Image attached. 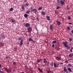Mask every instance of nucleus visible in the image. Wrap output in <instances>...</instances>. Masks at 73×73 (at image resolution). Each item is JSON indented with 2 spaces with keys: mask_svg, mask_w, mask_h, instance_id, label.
Listing matches in <instances>:
<instances>
[{
  "mask_svg": "<svg viewBox=\"0 0 73 73\" xmlns=\"http://www.w3.org/2000/svg\"><path fill=\"white\" fill-rule=\"evenodd\" d=\"M11 21H12L13 23H15V20H13V19H11Z\"/></svg>",
  "mask_w": 73,
  "mask_h": 73,
  "instance_id": "nucleus-34",
  "label": "nucleus"
},
{
  "mask_svg": "<svg viewBox=\"0 0 73 73\" xmlns=\"http://www.w3.org/2000/svg\"><path fill=\"white\" fill-rule=\"evenodd\" d=\"M24 25V27H25L26 28H28L30 27L31 25L29 23H24L23 24Z\"/></svg>",
  "mask_w": 73,
  "mask_h": 73,
  "instance_id": "nucleus-2",
  "label": "nucleus"
},
{
  "mask_svg": "<svg viewBox=\"0 0 73 73\" xmlns=\"http://www.w3.org/2000/svg\"><path fill=\"white\" fill-rule=\"evenodd\" d=\"M47 62H48V61H46V60L45 63H47Z\"/></svg>",
  "mask_w": 73,
  "mask_h": 73,
  "instance_id": "nucleus-52",
  "label": "nucleus"
},
{
  "mask_svg": "<svg viewBox=\"0 0 73 73\" xmlns=\"http://www.w3.org/2000/svg\"><path fill=\"white\" fill-rule=\"evenodd\" d=\"M67 30H69V31H70V27H69V26H68L67 27Z\"/></svg>",
  "mask_w": 73,
  "mask_h": 73,
  "instance_id": "nucleus-33",
  "label": "nucleus"
},
{
  "mask_svg": "<svg viewBox=\"0 0 73 73\" xmlns=\"http://www.w3.org/2000/svg\"><path fill=\"white\" fill-rule=\"evenodd\" d=\"M25 35H26V36H28V33H25Z\"/></svg>",
  "mask_w": 73,
  "mask_h": 73,
  "instance_id": "nucleus-45",
  "label": "nucleus"
},
{
  "mask_svg": "<svg viewBox=\"0 0 73 73\" xmlns=\"http://www.w3.org/2000/svg\"><path fill=\"white\" fill-rule=\"evenodd\" d=\"M47 66H49V65L48 64H47Z\"/></svg>",
  "mask_w": 73,
  "mask_h": 73,
  "instance_id": "nucleus-60",
  "label": "nucleus"
},
{
  "mask_svg": "<svg viewBox=\"0 0 73 73\" xmlns=\"http://www.w3.org/2000/svg\"><path fill=\"white\" fill-rule=\"evenodd\" d=\"M50 71H48L47 73H50Z\"/></svg>",
  "mask_w": 73,
  "mask_h": 73,
  "instance_id": "nucleus-48",
  "label": "nucleus"
},
{
  "mask_svg": "<svg viewBox=\"0 0 73 73\" xmlns=\"http://www.w3.org/2000/svg\"><path fill=\"white\" fill-rule=\"evenodd\" d=\"M56 23L57 25H58V26H60L61 25V22L59 21H56Z\"/></svg>",
  "mask_w": 73,
  "mask_h": 73,
  "instance_id": "nucleus-9",
  "label": "nucleus"
},
{
  "mask_svg": "<svg viewBox=\"0 0 73 73\" xmlns=\"http://www.w3.org/2000/svg\"><path fill=\"white\" fill-rule=\"evenodd\" d=\"M63 69L64 70V72H66V73H68V71L66 70V66L64 67Z\"/></svg>",
  "mask_w": 73,
  "mask_h": 73,
  "instance_id": "nucleus-7",
  "label": "nucleus"
},
{
  "mask_svg": "<svg viewBox=\"0 0 73 73\" xmlns=\"http://www.w3.org/2000/svg\"><path fill=\"white\" fill-rule=\"evenodd\" d=\"M50 65L52 67H53V63H50Z\"/></svg>",
  "mask_w": 73,
  "mask_h": 73,
  "instance_id": "nucleus-31",
  "label": "nucleus"
},
{
  "mask_svg": "<svg viewBox=\"0 0 73 73\" xmlns=\"http://www.w3.org/2000/svg\"><path fill=\"white\" fill-rule=\"evenodd\" d=\"M65 0H60V4L61 5H64L65 4Z\"/></svg>",
  "mask_w": 73,
  "mask_h": 73,
  "instance_id": "nucleus-4",
  "label": "nucleus"
},
{
  "mask_svg": "<svg viewBox=\"0 0 73 73\" xmlns=\"http://www.w3.org/2000/svg\"><path fill=\"white\" fill-rule=\"evenodd\" d=\"M67 9H68V10L69 9V7H67Z\"/></svg>",
  "mask_w": 73,
  "mask_h": 73,
  "instance_id": "nucleus-51",
  "label": "nucleus"
},
{
  "mask_svg": "<svg viewBox=\"0 0 73 73\" xmlns=\"http://www.w3.org/2000/svg\"><path fill=\"white\" fill-rule=\"evenodd\" d=\"M46 17L47 19L48 20V21H50V17L49 16H48L47 15L46 16Z\"/></svg>",
  "mask_w": 73,
  "mask_h": 73,
  "instance_id": "nucleus-13",
  "label": "nucleus"
},
{
  "mask_svg": "<svg viewBox=\"0 0 73 73\" xmlns=\"http://www.w3.org/2000/svg\"><path fill=\"white\" fill-rule=\"evenodd\" d=\"M50 30H53V25H51L50 26Z\"/></svg>",
  "mask_w": 73,
  "mask_h": 73,
  "instance_id": "nucleus-20",
  "label": "nucleus"
},
{
  "mask_svg": "<svg viewBox=\"0 0 73 73\" xmlns=\"http://www.w3.org/2000/svg\"><path fill=\"white\" fill-rule=\"evenodd\" d=\"M34 11L35 13H36L37 12V9H34L33 10H31V12H33Z\"/></svg>",
  "mask_w": 73,
  "mask_h": 73,
  "instance_id": "nucleus-8",
  "label": "nucleus"
},
{
  "mask_svg": "<svg viewBox=\"0 0 73 73\" xmlns=\"http://www.w3.org/2000/svg\"><path fill=\"white\" fill-rule=\"evenodd\" d=\"M24 16L25 18H27L28 17V15L25 14L24 15Z\"/></svg>",
  "mask_w": 73,
  "mask_h": 73,
  "instance_id": "nucleus-19",
  "label": "nucleus"
},
{
  "mask_svg": "<svg viewBox=\"0 0 73 73\" xmlns=\"http://www.w3.org/2000/svg\"><path fill=\"white\" fill-rule=\"evenodd\" d=\"M47 64H49V62H48V63H47Z\"/></svg>",
  "mask_w": 73,
  "mask_h": 73,
  "instance_id": "nucleus-62",
  "label": "nucleus"
},
{
  "mask_svg": "<svg viewBox=\"0 0 73 73\" xmlns=\"http://www.w3.org/2000/svg\"><path fill=\"white\" fill-rule=\"evenodd\" d=\"M70 24V25H71L72 24V23H69V24Z\"/></svg>",
  "mask_w": 73,
  "mask_h": 73,
  "instance_id": "nucleus-43",
  "label": "nucleus"
},
{
  "mask_svg": "<svg viewBox=\"0 0 73 73\" xmlns=\"http://www.w3.org/2000/svg\"><path fill=\"white\" fill-rule=\"evenodd\" d=\"M13 10V8L11 7L9 9V11H10V12H11Z\"/></svg>",
  "mask_w": 73,
  "mask_h": 73,
  "instance_id": "nucleus-21",
  "label": "nucleus"
},
{
  "mask_svg": "<svg viewBox=\"0 0 73 73\" xmlns=\"http://www.w3.org/2000/svg\"><path fill=\"white\" fill-rule=\"evenodd\" d=\"M71 27V28H72V27H73V26H70Z\"/></svg>",
  "mask_w": 73,
  "mask_h": 73,
  "instance_id": "nucleus-59",
  "label": "nucleus"
},
{
  "mask_svg": "<svg viewBox=\"0 0 73 73\" xmlns=\"http://www.w3.org/2000/svg\"><path fill=\"white\" fill-rule=\"evenodd\" d=\"M46 59L44 58V59H43V63H45V62H46Z\"/></svg>",
  "mask_w": 73,
  "mask_h": 73,
  "instance_id": "nucleus-23",
  "label": "nucleus"
},
{
  "mask_svg": "<svg viewBox=\"0 0 73 73\" xmlns=\"http://www.w3.org/2000/svg\"><path fill=\"white\" fill-rule=\"evenodd\" d=\"M69 40L70 41H72V38H69Z\"/></svg>",
  "mask_w": 73,
  "mask_h": 73,
  "instance_id": "nucleus-42",
  "label": "nucleus"
},
{
  "mask_svg": "<svg viewBox=\"0 0 73 73\" xmlns=\"http://www.w3.org/2000/svg\"><path fill=\"white\" fill-rule=\"evenodd\" d=\"M68 67H70V66H72V67H73V66H72V65L71 64H68Z\"/></svg>",
  "mask_w": 73,
  "mask_h": 73,
  "instance_id": "nucleus-27",
  "label": "nucleus"
},
{
  "mask_svg": "<svg viewBox=\"0 0 73 73\" xmlns=\"http://www.w3.org/2000/svg\"><path fill=\"white\" fill-rule=\"evenodd\" d=\"M60 64H61V65H63V63H62L60 62Z\"/></svg>",
  "mask_w": 73,
  "mask_h": 73,
  "instance_id": "nucleus-47",
  "label": "nucleus"
},
{
  "mask_svg": "<svg viewBox=\"0 0 73 73\" xmlns=\"http://www.w3.org/2000/svg\"><path fill=\"white\" fill-rule=\"evenodd\" d=\"M66 63H67V62H68V61H66Z\"/></svg>",
  "mask_w": 73,
  "mask_h": 73,
  "instance_id": "nucleus-53",
  "label": "nucleus"
},
{
  "mask_svg": "<svg viewBox=\"0 0 73 73\" xmlns=\"http://www.w3.org/2000/svg\"><path fill=\"white\" fill-rule=\"evenodd\" d=\"M27 58H28V56H27Z\"/></svg>",
  "mask_w": 73,
  "mask_h": 73,
  "instance_id": "nucleus-64",
  "label": "nucleus"
},
{
  "mask_svg": "<svg viewBox=\"0 0 73 73\" xmlns=\"http://www.w3.org/2000/svg\"><path fill=\"white\" fill-rule=\"evenodd\" d=\"M31 12H32V10H33V7H31Z\"/></svg>",
  "mask_w": 73,
  "mask_h": 73,
  "instance_id": "nucleus-36",
  "label": "nucleus"
},
{
  "mask_svg": "<svg viewBox=\"0 0 73 73\" xmlns=\"http://www.w3.org/2000/svg\"><path fill=\"white\" fill-rule=\"evenodd\" d=\"M71 49H73V48L72 47V48Z\"/></svg>",
  "mask_w": 73,
  "mask_h": 73,
  "instance_id": "nucleus-61",
  "label": "nucleus"
},
{
  "mask_svg": "<svg viewBox=\"0 0 73 73\" xmlns=\"http://www.w3.org/2000/svg\"><path fill=\"white\" fill-rule=\"evenodd\" d=\"M31 12V11H30V10H28L27 11H26V13L27 14H29V12Z\"/></svg>",
  "mask_w": 73,
  "mask_h": 73,
  "instance_id": "nucleus-22",
  "label": "nucleus"
},
{
  "mask_svg": "<svg viewBox=\"0 0 73 73\" xmlns=\"http://www.w3.org/2000/svg\"><path fill=\"white\" fill-rule=\"evenodd\" d=\"M25 5H26V6H27V7H28V6L29 5V4L26 3L25 4Z\"/></svg>",
  "mask_w": 73,
  "mask_h": 73,
  "instance_id": "nucleus-39",
  "label": "nucleus"
},
{
  "mask_svg": "<svg viewBox=\"0 0 73 73\" xmlns=\"http://www.w3.org/2000/svg\"><path fill=\"white\" fill-rule=\"evenodd\" d=\"M22 38H23L22 37H20L18 38V40H19V41H20L21 40Z\"/></svg>",
  "mask_w": 73,
  "mask_h": 73,
  "instance_id": "nucleus-26",
  "label": "nucleus"
},
{
  "mask_svg": "<svg viewBox=\"0 0 73 73\" xmlns=\"http://www.w3.org/2000/svg\"><path fill=\"white\" fill-rule=\"evenodd\" d=\"M67 7H68V5H67Z\"/></svg>",
  "mask_w": 73,
  "mask_h": 73,
  "instance_id": "nucleus-63",
  "label": "nucleus"
},
{
  "mask_svg": "<svg viewBox=\"0 0 73 73\" xmlns=\"http://www.w3.org/2000/svg\"><path fill=\"white\" fill-rule=\"evenodd\" d=\"M27 30L28 32H30V33H31V32L32 31V28L30 27L28 28Z\"/></svg>",
  "mask_w": 73,
  "mask_h": 73,
  "instance_id": "nucleus-5",
  "label": "nucleus"
},
{
  "mask_svg": "<svg viewBox=\"0 0 73 73\" xmlns=\"http://www.w3.org/2000/svg\"><path fill=\"white\" fill-rule=\"evenodd\" d=\"M1 38L2 39H4L5 38V35H2L1 36Z\"/></svg>",
  "mask_w": 73,
  "mask_h": 73,
  "instance_id": "nucleus-16",
  "label": "nucleus"
},
{
  "mask_svg": "<svg viewBox=\"0 0 73 73\" xmlns=\"http://www.w3.org/2000/svg\"><path fill=\"white\" fill-rule=\"evenodd\" d=\"M44 52H42V54H44Z\"/></svg>",
  "mask_w": 73,
  "mask_h": 73,
  "instance_id": "nucleus-50",
  "label": "nucleus"
},
{
  "mask_svg": "<svg viewBox=\"0 0 73 73\" xmlns=\"http://www.w3.org/2000/svg\"><path fill=\"white\" fill-rule=\"evenodd\" d=\"M41 13H42V15H43V16H45V15H46V14H45V13L43 11H42Z\"/></svg>",
  "mask_w": 73,
  "mask_h": 73,
  "instance_id": "nucleus-17",
  "label": "nucleus"
},
{
  "mask_svg": "<svg viewBox=\"0 0 73 73\" xmlns=\"http://www.w3.org/2000/svg\"><path fill=\"white\" fill-rule=\"evenodd\" d=\"M68 71H69V72H71V69H70V68H68Z\"/></svg>",
  "mask_w": 73,
  "mask_h": 73,
  "instance_id": "nucleus-25",
  "label": "nucleus"
},
{
  "mask_svg": "<svg viewBox=\"0 0 73 73\" xmlns=\"http://www.w3.org/2000/svg\"><path fill=\"white\" fill-rule=\"evenodd\" d=\"M36 20L37 21H40V19L38 17H37L36 18Z\"/></svg>",
  "mask_w": 73,
  "mask_h": 73,
  "instance_id": "nucleus-28",
  "label": "nucleus"
},
{
  "mask_svg": "<svg viewBox=\"0 0 73 73\" xmlns=\"http://www.w3.org/2000/svg\"><path fill=\"white\" fill-rule=\"evenodd\" d=\"M9 58V56H7L6 57V58L7 59H8V58Z\"/></svg>",
  "mask_w": 73,
  "mask_h": 73,
  "instance_id": "nucleus-40",
  "label": "nucleus"
},
{
  "mask_svg": "<svg viewBox=\"0 0 73 73\" xmlns=\"http://www.w3.org/2000/svg\"><path fill=\"white\" fill-rule=\"evenodd\" d=\"M56 59L58 61H59V60H61V57H60L58 56H57L56 57Z\"/></svg>",
  "mask_w": 73,
  "mask_h": 73,
  "instance_id": "nucleus-11",
  "label": "nucleus"
},
{
  "mask_svg": "<svg viewBox=\"0 0 73 73\" xmlns=\"http://www.w3.org/2000/svg\"><path fill=\"white\" fill-rule=\"evenodd\" d=\"M68 60H72V59H68Z\"/></svg>",
  "mask_w": 73,
  "mask_h": 73,
  "instance_id": "nucleus-56",
  "label": "nucleus"
},
{
  "mask_svg": "<svg viewBox=\"0 0 73 73\" xmlns=\"http://www.w3.org/2000/svg\"><path fill=\"white\" fill-rule=\"evenodd\" d=\"M52 47L53 48H54V44H53L52 45Z\"/></svg>",
  "mask_w": 73,
  "mask_h": 73,
  "instance_id": "nucleus-38",
  "label": "nucleus"
},
{
  "mask_svg": "<svg viewBox=\"0 0 73 73\" xmlns=\"http://www.w3.org/2000/svg\"><path fill=\"white\" fill-rule=\"evenodd\" d=\"M56 42H57L56 40H54L52 41V44H55V43H56Z\"/></svg>",
  "mask_w": 73,
  "mask_h": 73,
  "instance_id": "nucleus-24",
  "label": "nucleus"
},
{
  "mask_svg": "<svg viewBox=\"0 0 73 73\" xmlns=\"http://www.w3.org/2000/svg\"><path fill=\"white\" fill-rule=\"evenodd\" d=\"M71 32H72V34H73V30H72L71 31Z\"/></svg>",
  "mask_w": 73,
  "mask_h": 73,
  "instance_id": "nucleus-49",
  "label": "nucleus"
},
{
  "mask_svg": "<svg viewBox=\"0 0 73 73\" xmlns=\"http://www.w3.org/2000/svg\"><path fill=\"white\" fill-rule=\"evenodd\" d=\"M60 6H57L56 7V9H60Z\"/></svg>",
  "mask_w": 73,
  "mask_h": 73,
  "instance_id": "nucleus-30",
  "label": "nucleus"
},
{
  "mask_svg": "<svg viewBox=\"0 0 73 73\" xmlns=\"http://www.w3.org/2000/svg\"><path fill=\"white\" fill-rule=\"evenodd\" d=\"M42 58H40L39 59H38L36 61V62H37V63H39V62H40V61H42Z\"/></svg>",
  "mask_w": 73,
  "mask_h": 73,
  "instance_id": "nucleus-10",
  "label": "nucleus"
},
{
  "mask_svg": "<svg viewBox=\"0 0 73 73\" xmlns=\"http://www.w3.org/2000/svg\"><path fill=\"white\" fill-rule=\"evenodd\" d=\"M16 64H17L15 62H14L13 63V65H16Z\"/></svg>",
  "mask_w": 73,
  "mask_h": 73,
  "instance_id": "nucleus-37",
  "label": "nucleus"
},
{
  "mask_svg": "<svg viewBox=\"0 0 73 73\" xmlns=\"http://www.w3.org/2000/svg\"><path fill=\"white\" fill-rule=\"evenodd\" d=\"M62 44H63V45H64V46L66 47V48H67V49H69L70 47H69L68 46V45L67 44H68V42H67L66 41L65 42H62Z\"/></svg>",
  "mask_w": 73,
  "mask_h": 73,
  "instance_id": "nucleus-1",
  "label": "nucleus"
},
{
  "mask_svg": "<svg viewBox=\"0 0 73 73\" xmlns=\"http://www.w3.org/2000/svg\"><path fill=\"white\" fill-rule=\"evenodd\" d=\"M69 56L70 57H73V53H71V54H70L69 55Z\"/></svg>",
  "mask_w": 73,
  "mask_h": 73,
  "instance_id": "nucleus-18",
  "label": "nucleus"
},
{
  "mask_svg": "<svg viewBox=\"0 0 73 73\" xmlns=\"http://www.w3.org/2000/svg\"><path fill=\"white\" fill-rule=\"evenodd\" d=\"M0 72H1V73H3V71H1V70H0Z\"/></svg>",
  "mask_w": 73,
  "mask_h": 73,
  "instance_id": "nucleus-55",
  "label": "nucleus"
},
{
  "mask_svg": "<svg viewBox=\"0 0 73 73\" xmlns=\"http://www.w3.org/2000/svg\"><path fill=\"white\" fill-rule=\"evenodd\" d=\"M38 70H39L40 72L41 73H42V69H40V68H38Z\"/></svg>",
  "mask_w": 73,
  "mask_h": 73,
  "instance_id": "nucleus-15",
  "label": "nucleus"
},
{
  "mask_svg": "<svg viewBox=\"0 0 73 73\" xmlns=\"http://www.w3.org/2000/svg\"><path fill=\"white\" fill-rule=\"evenodd\" d=\"M15 49H16V50H17V48L16 47V48H15Z\"/></svg>",
  "mask_w": 73,
  "mask_h": 73,
  "instance_id": "nucleus-58",
  "label": "nucleus"
},
{
  "mask_svg": "<svg viewBox=\"0 0 73 73\" xmlns=\"http://www.w3.org/2000/svg\"><path fill=\"white\" fill-rule=\"evenodd\" d=\"M20 73H25V72H20Z\"/></svg>",
  "mask_w": 73,
  "mask_h": 73,
  "instance_id": "nucleus-57",
  "label": "nucleus"
},
{
  "mask_svg": "<svg viewBox=\"0 0 73 73\" xmlns=\"http://www.w3.org/2000/svg\"><path fill=\"white\" fill-rule=\"evenodd\" d=\"M42 8V7H39L38 9V10H41Z\"/></svg>",
  "mask_w": 73,
  "mask_h": 73,
  "instance_id": "nucleus-29",
  "label": "nucleus"
},
{
  "mask_svg": "<svg viewBox=\"0 0 73 73\" xmlns=\"http://www.w3.org/2000/svg\"><path fill=\"white\" fill-rule=\"evenodd\" d=\"M52 21H50L49 22L50 24L51 23H52Z\"/></svg>",
  "mask_w": 73,
  "mask_h": 73,
  "instance_id": "nucleus-44",
  "label": "nucleus"
},
{
  "mask_svg": "<svg viewBox=\"0 0 73 73\" xmlns=\"http://www.w3.org/2000/svg\"><path fill=\"white\" fill-rule=\"evenodd\" d=\"M57 2L58 3V4L59 3H60V0H57Z\"/></svg>",
  "mask_w": 73,
  "mask_h": 73,
  "instance_id": "nucleus-35",
  "label": "nucleus"
},
{
  "mask_svg": "<svg viewBox=\"0 0 73 73\" xmlns=\"http://www.w3.org/2000/svg\"><path fill=\"white\" fill-rule=\"evenodd\" d=\"M23 40H21L20 42V45L21 46H22V45H23Z\"/></svg>",
  "mask_w": 73,
  "mask_h": 73,
  "instance_id": "nucleus-12",
  "label": "nucleus"
},
{
  "mask_svg": "<svg viewBox=\"0 0 73 73\" xmlns=\"http://www.w3.org/2000/svg\"><path fill=\"white\" fill-rule=\"evenodd\" d=\"M59 65H60V63H56L54 62V68H58Z\"/></svg>",
  "mask_w": 73,
  "mask_h": 73,
  "instance_id": "nucleus-3",
  "label": "nucleus"
},
{
  "mask_svg": "<svg viewBox=\"0 0 73 73\" xmlns=\"http://www.w3.org/2000/svg\"><path fill=\"white\" fill-rule=\"evenodd\" d=\"M4 69L6 70L7 72V73H9V72H11V68H10V70H8L7 69V68L5 67L4 68Z\"/></svg>",
  "mask_w": 73,
  "mask_h": 73,
  "instance_id": "nucleus-6",
  "label": "nucleus"
},
{
  "mask_svg": "<svg viewBox=\"0 0 73 73\" xmlns=\"http://www.w3.org/2000/svg\"><path fill=\"white\" fill-rule=\"evenodd\" d=\"M70 17H69V16H68V20H70Z\"/></svg>",
  "mask_w": 73,
  "mask_h": 73,
  "instance_id": "nucleus-41",
  "label": "nucleus"
},
{
  "mask_svg": "<svg viewBox=\"0 0 73 73\" xmlns=\"http://www.w3.org/2000/svg\"><path fill=\"white\" fill-rule=\"evenodd\" d=\"M1 64H0V68H1Z\"/></svg>",
  "mask_w": 73,
  "mask_h": 73,
  "instance_id": "nucleus-54",
  "label": "nucleus"
},
{
  "mask_svg": "<svg viewBox=\"0 0 73 73\" xmlns=\"http://www.w3.org/2000/svg\"><path fill=\"white\" fill-rule=\"evenodd\" d=\"M22 9L23 10H25V8H24V6H22Z\"/></svg>",
  "mask_w": 73,
  "mask_h": 73,
  "instance_id": "nucleus-32",
  "label": "nucleus"
},
{
  "mask_svg": "<svg viewBox=\"0 0 73 73\" xmlns=\"http://www.w3.org/2000/svg\"><path fill=\"white\" fill-rule=\"evenodd\" d=\"M29 40L30 41H33V42H35V40H33V39L32 38H30L29 39Z\"/></svg>",
  "mask_w": 73,
  "mask_h": 73,
  "instance_id": "nucleus-14",
  "label": "nucleus"
},
{
  "mask_svg": "<svg viewBox=\"0 0 73 73\" xmlns=\"http://www.w3.org/2000/svg\"><path fill=\"white\" fill-rule=\"evenodd\" d=\"M70 52H72V49H70Z\"/></svg>",
  "mask_w": 73,
  "mask_h": 73,
  "instance_id": "nucleus-46",
  "label": "nucleus"
}]
</instances>
